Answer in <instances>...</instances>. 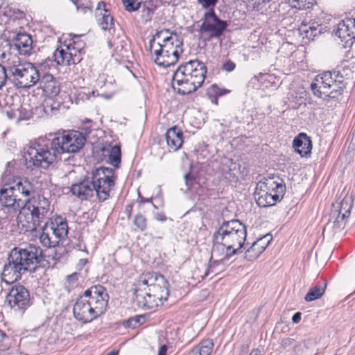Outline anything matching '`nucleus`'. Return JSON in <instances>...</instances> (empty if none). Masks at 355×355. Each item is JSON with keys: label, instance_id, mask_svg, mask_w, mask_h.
<instances>
[{"label": "nucleus", "instance_id": "nucleus-1", "mask_svg": "<svg viewBox=\"0 0 355 355\" xmlns=\"http://www.w3.org/2000/svg\"><path fill=\"white\" fill-rule=\"evenodd\" d=\"M85 141L86 138L80 132L64 131L56 133L52 139L38 138L28 146L24 157L28 167L46 168L61 155L80 151Z\"/></svg>", "mask_w": 355, "mask_h": 355}, {"label": "nucleus", "instance_id": "nucleus-2", "mask_svg": "<svg viewBox=\"0 0 355 355\" xmlns=\"http://www.w3.org/2000/svg\"><path fill=\"white\" fill-rule=\"evenodd\" d=\"M115 179L112 168L101 166L92 171L91 178H84L73 183L70 191L81 200H89L95 194L99 201L103 202L110 198Z\"/></svg>", "mask_w": 355, "mask_h": 355}, {"label": "nucleus", "instance_id": "nucleus-3", "mask_svg": "<svg viewBox=\"0 0 355 355\" xmlns=\"http://www.w3.org/2000/svg\"><path fill=\"white\" fill-rule=\"evenodd\" d=\"M134 295L138 306L146 309L156 308L168 299V283L159 273H142L135 284Z\"/></svg>", "mask_w": 355, "mask_h": 355}, {"label": "nucleus", "instance_id": "nucleus-4", "mask_svg": "<svg viewBox=\"0 0 355 355\" xmlns=\"http://www.w3.org/2000/svg\"><path fill=\"white\" fill-rule=\"evenodd\" d=\"M44 260L42 250L36 245H30L24 249H12L7 263L3 266L1 275L3 282L12 284L21 278L26 271H33Z\"/></svg>", "mask_w": 355, "mask_h": 355}, {"label": "nucleus", "instance_id": "nucleus-5", "mask_svg": "<svg viewBox=\"0 0 355 355\" xmlns=\"http://www.w3.org/2000/svg\"><path fill=\"white\" fill-rule=\"evenodd\" d=\"M108 300L109 295L103 286L96 285L90 287L74 303V318L83 324L92 322L104 313Z\"/></svg>", "mask_w": 355, "mask_h": 355}, {"label": "nucleus", "instance_id": "nucleus-6", "mask_svg": "<svg viewBox=\"0 0 355 355\" xmlns=\"http://www.w3.org/2000/svg\"><path fill=\"white\" fill-rule=\"evenodd\" d=\"M246 235V227L239 220L223 222L214 234L212 254L220 248L225 249V258L236 254L244 244Z\"/></svg>", "mask_w": 355, "mask_h": 355}, {"label": "nucleus", "instance_id": "nucleus-7", "mask_svg": "<svg viewBox=\"0 0 355 355\" xmlns=\"http://www.w3.org/2000/svg\"><path fill=\"white\" fill-rule=\"evenodd\" d=\"M207 74V67L198 60L180 64L172 78V87L181 95L191 94L202 86Z\"/></svg>", "mask_w": 355, "mask_h": 355}, {"label": "nucleus", "instance_id": "nucleus-8", "mask_svg": "<svg viewBox=\"0 0 355 355\" xmlns=\"http://www.w3.org/2000/svg\"><path fill=\"white\" fill-rule=\"evenodd\" d=\"M35 193L33 184L28 178H19L11 184L0 189V210L14 215L21 210L25 203L21 198H28Z\"/></svg>", "mask_w": 355, "mask_h": 355}, {"label": "nucleus", "instance_id": "nucleus-9", "mask_svg": "<svg viewBox=\"0 0 355 355\" xmlns=\"http://www.w3.org/2000/svg\"><path fill=\"white\" fill-rule=\"evenodd\" d=\"M7 67L10 73L9 82L18 89H29L40 80V72L36 66L29 62H22L16 55L7 59Z\"/></svg>", "mask_w": 355, "mask_h": 355}, {"label": "nucleus", "instance_id": "nucleus-10", "mask_svg": "<svg viewBox=\"0 0 355 355\" xmlns=\"http://www.w3.org/2000/svg\"><path fill=\"white\" fill-rule=\"evenodd\" d=\"M343 76L338 73L327 71L318 75L311 88L315 96L322 98H334L343 93Z\"/></svg>", "mask_w": 355, "mask_h": 355}, {"label": "nucleus", "instance_id": "nucleus-11", "mask_svg": "<svg viewBox=\"0 0 355 355\" xmlns=\"http://www.w3.org/2000/svg\"><path fill=\"white\" fill-rule=\"evenodd\" d=\"M183 42H178L166 44H159L155 42L154 39L149 41L148 49L151 58L158 66L168 67L174 65L182 53Z\"/></svg>", "mask_w": 355, "mask_h": 355}, {"label": "nucleus", "instance_id": "nucleus-12", "mask_svg": "<svg viewBox=\"0 0 355 355\" xmlns=\"http://www.w3.org/2000/svg\"><path fill=\"white\" fill-rule=\"evenodd\" d=\"M68 234V225L64 218L57 216L46 221L40 236L41 244L46 248H55L63 242Z\"/></svg>", "mask_w": 355, "mask_h": 355}, {"label": "nucleus", "instance_id": "nucleus-13", "mask_svg": "<svg viewBox=\"0 0 355 355\" xmlns=\"http://www.w3.org/2000/svg\"><path fill=\"white\" fill-rule=\"evenodd\" d=\"M352 208L351 198H345L337 205H333L328 222L323 228L322 234L331 236L344 229Z\"/></svg>", "mask_w": 355, "mask_h": 355}, {"label": "nucleus", "instance_id": "nucleus-14", "mask_svg": "<svg viewBox=\"0 0 355 355\" xmlns=\"http://www.w3.org/2000/svg\"><path fill=\"white\" fill-rule=\"evenodd\" d=\"M227 27V22L220 19L214 9H211L204 15L200 32L202 35H206L207 39L209 40L220 37Z\"/></svg>", "mask_w": 355, "mask_h": 355}, {"label": "nucleus", "instance_id": "nucleus-15", "mask_svg": "<svg viewBox=\"0 0 355 355\" xmlns=\"http://www.w3.org/2000/svg\"><path fill=\"white\" fill-rule=\"evenodd\" d=\"M6 302L14 311L24 313L31 304L29 291L21 285L14 286L6 295Z\"/></svg>", "mask_w": 355, "mask_h": 355}, {"label": "nucleus", "instance_id": "nucleus-16", "mask_svg": "<svg viewBox=\"0 0 355 355\" xmlns=\"http://www.w3.org/2000/svg\"><path fill=\"white\" fill-rule=\"evenodd\" d=\"M49 206L50 203L48 199L39 195L37 196H30L25 199L23 208L30 211L32 217L41 224L46 218Z\"/></svg>", "mask_w": 355, "mask_h": 355}, {"label": "nucleus", "instance_id": "nucleus-17", "mask_svg": "<svg viewBox=\"0 0 355 355\" xmlns=\"http://www.w3.org/2000/svg\"><path fill=\"white\" fill-rule=\"evenodd\" d=\"M335 35L340 39L345 47L355 40V19L347 18L339 22L334 29Z\"/></svg>", "mask_w": 355, "mask_h": 355}, {"label": "nucleus", "instance_id": "nucleus-18", "mask_svg": "<svg viewBox=\"0 0 355 355\" xmlns=\"http://www.w3.org/2000/svg\"><path fill=\"white\" fill-rule=\"evenodd\" d=\"M257 190L268 191L272 193H277L284 197L286 191V185L284 180L279 176H268L260 181L257 186Z\"/></svg>", "mask_w": 355, "mask_h": 355}, {"label": "nucleus", "instance_id": "nucleus-19", "mask_svg": "<svg viewBox=\"0 0 355 355\" xmlns=\"http://www.w3.org/2000/svg\"><path fill=\"white\" fill-rule=\"evenodd\" d=\"M39 88L43 92L46 96H56L60 90V86L58 80L53 75L46 73L41 77L38 81Z\"/></svg>", "mask_w": 355, "mask_h": 355}, {"label": "nucleus", "instance_id": "nucleus-20", "mask_svg": "<svg viewBox=\"0 0 355 355\" xmlns=\"http://www.w3.org/2000/svg\"><path fill=\"white\" fill-rule=\"evenodd\" d=\"M17 217V225L20 232H33L36 230L41 224L32 217V214L25 208L19 210Z\"/></svg>", "mask_w": 355, "mask_h": 355}, {"label": "nucleus", "instance_id": "nucleus-21", "mask_svg": "<svg viewBox=\"0 0 355 355\" xmlns=\"http://www.w3.org/2000/svg\"><path fill=\"white\" fill-rule=\"evenodd\" d=\"M105 7L106 3L104 1H100L98 3L95 12L98 24L104 31L110 30L114 26L113 17L111 16L110 11L106 9Z\"/></svg>", "mask_w": 355, "mask_h": 355}, {"label": "nucleus", "instance_id": "nucleus-22", "mask_svg": "<svg viewBox=\"0 0 355 355\" xmlns=\"http://www.w3.org/2000/svg\"><path fill=\"white\" fill-rule=\"evenodd\" d=\"M295 151L301 157L310 155L312 150V142L310 138L304 133H300L293 141Z\"/></svg>", "mask_w": 355, "mask_h": 355}, {"label": "nucleus", "instance_id": "nucleus-23", "mask_svg": "<svg viewBox=\"0 0 355 355\" xmlns=\"http://www.w3.org/2000/svg\"><path fill=\"white\" fill-rule=\"evenodd\" d=\"M165 139L167 146L173 151L180 149L183 143L182 132L176 126H173L167 130L165 133Z\"/></svg>", "mask_w": 355, "mask_h": 355}, {"label": "nucleus", "instance_id": "nucleus-24", "mask_svg": "<svg viewBox=\"0 0 355 355\" xmlns=\"http://www.w3.org/2000/svg\"><path fill=\"white\" fill-rule=\"evenodd\" d=\"M257 204L260 207H267L275 205L279 202L283 197L277 193H272L267 191L257 190L255 191Z\"/></svg>", "mask_w": 355, "mask_h": 355}, {"label": "nucleus", "instance_id": "nucleus-25", "mask_svg": "<svg viewBox=\"0 0 355 355\" xmlns=\"http://www.w3.org/2000/svg\"><path fill=\"white\" fill-rule=\"evenodd\" d=\"M300 34L308 40H313L315 37L320 35L322 27L316 21L302 23L299 28Z\"/></svg>", "mask_w": 355, "mask_h": 355}, {"label": "nucleus", "instance_id": "nucleus-26", "mask_svg": "<svg viewBox=\"0 0 355 355\" xmlns=\"http://www.w3.org/2000/svg\"><path fill=\"white\" fill-rule=\"evenodd\" d=\"M54 60L59 65L76 64L80 62L79 55H71L67 49H58L53 53Z\"/></svg>", "mask_w": 355, "mask_h": 355}, {"label": "nucleus", "instance_id": "nucleus-27", "mask_svg": "<svg viewBox=\"0 0 355 355\" xmlns=\"http://www.w3.org/2000/svg\"><path fill=\"white\" fill-rule=\"evenodd\" d=\"M33 40L27 33H18L15 38V46L21 55H30L32 50Z\"/></svg>", "mask_w": 355, "mask_h": 355}, {"label": "nucleus", "instance_id": "nucleus-28", "mask_svg": "<svg viewBox=\"0 0 355 355\" xmlns=\"http://www.w3.org/2000/svg\"><path fill=\"white\" fill-rule=\"evenodd\" d=\"M151 39H154L155 42L159 44L168 43L174 44L178 42H183L182 37L175 32H170L168 29H163L157 31Z\"/></svg>", "mask_w": 355, "mask_h": 355}, {"label": "nucleus", "instance_id": "nucleus-29", "mask_svg": "<svg viewBox=\"0 0 355 355\" xmlns=\"http://www.w3.org/2000/svg\"><path fill=\"white\" fill-rule=\"evenodd\" d=\"M213 347L212 340H203L191 350L189 355H210L212 353Z\"/></svg>", "mask_w": 355, "mask_h": 355}, {"label": "nucleus", "instance_id": "nucleus-30", "mask_svg": "<svg viewBox=\"0 0 355 355\" xmlns=\"http://www.w3.org/2000/svg\"><path fill=\"white\" fill-rule=\"evenodd\" d=\"M315 343L313 339H307L302 343H297L295 349L297 355H315Z\"/></svg>", "mask_w": 355, "mask_h": 355}, {"label": "nucleus", "instance_id": "nucleus-31", "mask_svg": "<svg viewBox=\"0 0 355 355\" xmlns=\"http://www.w3.org/2000/svg\"><path fill=\"white\" fill-rule=\"evenodd\" d=\"M79 35H74L71 39L72 42L67 46V50L68 52L71 53V55H79L81 61L83 59L82 53H85V43L79 41Z\"/></svg>", "mask_w": 355, "mask_h": 355}, {"label": "nucleus", "instance_id": "nucleus-32", "mask_svg": "<svg viewBox=\"0 0 355 355\" xmlns=\"http://www.w3.org/2000/svg\"><path fill=\"white\" fill-rule=\"evenodd\" d=\"M326 288L327 283H324L323 285H315L309 289L304 297V300L309 302L320 299L324 295Z\"/></svg>", "mask_w": 355, "mask_h": 355}, {"label": "nucleus", "instance_id": "nucleus-33", "mask_svg": "<svg viewBox=\"0 0 355 355\" xmlns=\"http://www.w3.org/2000/svg\"><path fill=\"white\" fill-rule=\"evenodd\" d=\"M226 93H227V90L219 88L215 84L211 85L207 89V95L211 101L216 105L218 104V97L223 96Z\"/></svg>", "mask_w": 355, "mask_h": 355}, {"label": "nucleus", "instance_id": "nucleus-34", "mask_svg": "<svg viewBox=\"0 0 355 355\" xmlns=\"http://www.w3.org/2000/svg\"><path fill=\"white\" fill-rule=\"evenodd\" d=\"M224 259L225 258L224 257ZM223 259V258H222L220 260H216L213 261H211L202 277L205 278L209 274H214V275H216L220 271H222L223 269V264L222 262Z\"/></svg>", "mask_w": 355, "mask_h": 355}, {"label": "nucleus", "instance_id": "nucleus-35", "mask_svg": "<svg viewBox=\"0 0 355 355\" xmlns=\"http://www.w3.org/2000/svg\"><path fill=\"white\" fill-rule=\"evenodd\" d=\"M108 159L114 166L119 167L121 163V148L119 146L116 145L111 148Z\"/></svg>", "mask_w": 355, "mask_h": 355}, {"label": "nucleus", "instance_id": "nucleus-36", "mask_svg": "<svg viewBox=\"0 0 355 355\" xmlns=\"http://www.w3.org/2000/svg\"><path fill=\"white\" fill-rule=\"evenodd\" d=\"M220 171L223 178L228 182H235L237 180L234 171L227 164H223Z\"/></svg>", "mask_w": 355, "mask_h": 355}, {"label": "nucleus", "instance_id": "nucleus-37", "mask_svg": "<svg viewBox=\"0 0 355 355\" xmlns=\"http://www.w3.org/2000/svg\"><path fill=\"white\" fill-rule=\"evenodd\" d=\"M262 254L260 248L255 244L252 243V245L245 251V259L249 261H252L257 259Z\"/></svg>", "mask_w": 355, "mask_h": 355}, {"label": "nucleus", "instance_id": "nucleus-38", "mask_svg": "<svg viewBox=\"0 0 355 355\" xmlns=\"http://www.w3.org/2000/svg\"><path fill=\"white\" fill-rule=\"evenodd\" d=\"M313 0H295L290 6L298 10H306L311 8L313 5Z\"/></svg>", "mask_w": 355, "mask_h": 355}, {"label": "nucleus", "instance_id": "nucleus-39", "mask_svg": "<svg viewBox=\"0 0 355 355\" xmlns=\"http://www.w3.org/2000/svg\"><path fill=\"white\" fill-rule=\"evenodd\" d=\"M134 225L141 232H144L147 227V220L141 214H137L133 220Z\"/></svg>", "mask_w": 355, "mask_h": 355}, {"label": "nucleus", "instance_id": "nucleus-40", "mask_svg": "<svg viewBox=\"0 0 355 355\" xmlns=\"http://www.w3.org/2000/svg\"><path fill=\"white\" fill-rule=\"evenodd\" d=\"M10 73L7 67V60L5 65L0 64V89H1L6 84L9 82Z\"/></svg>", "mask_w": 355, "mask_h": 355}, {"label": "nucleus", "instance_id": "nucleus-41", "mask_svg": "<svg viewBox=\"0 0 355 355\" xmlns=\"http://www.w3.org/2000/svg\"><path fill=\"white\" fill-rule=\"evenodd\" d=\"M281 345L286 351L293 350L295 353V349L297 347V342L291 338H286L282 340Z\"/></svg>", "mask_w": 355, "mask_h": 355}, {"label": "nucleus", "instance_id": "nucleus-42", "mask_svg": "<svg viewBox=\"0 0 355 355\" xmlns=\"http://www.w3.org/2000/svg\"><path fill=\"white\" fill-rule=\"evenodd\" d=\"M271 240V235L266 234L263 237L257 239L253 243L255 244L259 248H260L261 251H262L263 252L266 250Z\"/></svg>", "mask_w": 355, "mask_h": 355}, {"label": "nucleus", "instance_id": "nucleus-43", "mask_svg": "<svg viewBox=\"0 0 355 355\" xmlns=\"http://www.w3.org/2000/svg\"><path fill=\"white\" fill-rule=\"evenodd\" d=\"M122 3L128 12H135L141 7L140 2H135V0H122Z\"/></svg>", "mask_w": 355, "mask_h": 355}, {"label": "nucleus", "instance_id": "nucleus-44", "mask_svg": "<svg viewBox=\"0 0 355 355\" xmlns=\"http://www.w3.org/2000/svg\"><path fill=\"white\" fill-rule=\"evenodd\" d=\"M247 5V8L252 10H260L261 6L265 2H268L267 0H243Z\"/></svg>", "mask_w": 355, "mask_h": 355}, {"label": "nucleus", "instance_id": "nucleus-45", "mask_svg": "<svg viewBox=\"0 0 355 355\" xmlns=\"http://www.w3.org/2000/svg\"><path fill=\"white\" fill-rule=\"evenodd\" d=\"M141 12H142V14H141L142 19L146 22H147V21H149L151 20V19L154 15L155 10L150 8L144 6V5L143 4Z\"/></svg>", "mask_w": 355, "mask_h": 355}, {"label": "nucleus", "instance_id": "nucleus-46", "mask_svg": "<svg viewBox=\"0 0 355 355\" xmlns=\"http://www.w3.org/2000/svg\"><path fill=\"white\" fill-rule=\"evenodd\" d=\"M8 341V337L6 334L0 330V347H2L0 350L4 351L6 349H8V345L7 342Z\"/></svg>", "mask_w": 355, "mask_h": 355}, {"label": "nucleus", "instance_id": "nucleus-47", "mask_svg": "<svg viewBox=\"0 0 355 355\" xmlns=\"http://www.w3.org/2000/svg\"><path fill=\"white\" fill-rule=\"evenodd\" d=\"M198 3L204 8H209L214 7L218 3V0H197Z\"/></svg>", "mask_w": 355, "mask_h": 355}, {"label": "nucleus", "instance_id": "nucleus-48", "mask_svg": "<svg viewBox=\"0 0 355 355\" xmlns=\"http://www.w3.org/2000/svg\"><path fill=\"white\" fill-rule=\"evenodd\" d=\"M236 67V64L231 60H228L223 64V69L228 72L232 71Z\"/></svg>", "mask_w": 355, "mask_h": 355}, {"label": "nucleus", "instance_id": "nucleus-49", "mask_svg": "<svg viewBox=\"0 0 355 355\" xmlns=\"http://www.w3.org/2000/svg\"><path fill=\"white\" fill-rule=\"evenodd\" d=\"M157 3L158 0H145L143 4L144 6H147L155 10L157 7Z\"/></svg>", "mask_w": 355, "mask_h": 355}, {"label": "nucleus", "instance_id": "nucleus-50", "mask_svg": "<svg viewBox=\"0 0 355 355\" xmlns=\"http://www.w3.org/2000/svg\"><path fill=\"white\" fill-rule=\"evenodd\" d=\"M184 178L186 185L187 186L188 189H189L193 184V178L190 175L189 173L185 174L184 175Z\"/></svg>", "mask_w": 355, "mask_h": 355}, {"label": "nucleus", "instance_id": "nucleus-51", "mask_svg": "<svg viewBox=\"0 0 355 355\" xmlns=\"http://www.w3.org/2000/svg\"><path fill=\"white\" fill-rule=\"evenodd\" d=\"M140 318H141V316L137 317L135 318L130 319L128 321V325L129 327H132L133 328H135V324L139 323Z\"/></svg>", "mask_w": 355, "mask_h": 355}, {"label": "nucleus", "instance_id": "nucleus-52", "mask_svg": "<svg viewBox=\"0 0 355 355\" xmlns=\"http://www.w3.org/2000/svg\"><path fill=\"white\" fill-rule=\"evenodd\" d=\"M155 219L158 221H165L166 220V217L163 213H157L155 214Z\"/></svg>", "mask_w": 355, "mask_h": 355}, {"label": "nucleus", "instance_id": "nucleus-53", "mask_svg": "<svg viewBox=\"0 0 355 355\" xmlns=\"http://www.w3.org/2000/svg\"><path fill=\"white\" fill-rule=\"evenodd\" d=\"M301 320V313H295L292 317V321L293 323H298Z\"/></svg>", "mask_w": 355, "mask_h": 355}, {"label": "nucleus", "instance_id": "nucleus-54", "mask_svg": "<svg viewBox=\"0 0 355 355\" xmlns=\"http://www.w3.org/2000/svg\"><path fill=\"white\" fill-rule=\"evenodd\" d=\"M78 280V275L76 273H73L67 277V281L69 282L74 283Z\"/></svg>", "mask_w": 355, "mask_h": 355}, {"label": "nucleus", "instance_id": "nucleus-55", "mask_svg": "<svg viewBox=\"0 0 355 355\" xmlns=\"http://www.w3.org/2000/svg\"><path fill=\"white\" fill-rule=\"evenodd\" d=\"M166 345H162L159 349L158 355H166Z\"/></svg>", "mask_w": 355, "mask_h": 355}, {"label": "nucleus", "instance_id": "nucleus-56", "mask_svg": "<svg viewBox=\"0 0 355 355\" xmlns=\"http://www.w3.org/2000/svg\"><path fill=\"white\" fill-rule=\"evenodd\" d=\"M250 355H261V352L259 349H253Z\"/></svg>", "mask_w": 355, "mask_h": 355}, {"label": "nucleus", "instance_id": "nucleus-57", "mask_svg": "<svg viewBox=\"0 0 355 355\" xmlns=\"http://www.w3.org/2000/svg\"><path fill=\"white\" fill-rule=\"evenodd\" d=\"M80 9V8L79 6H77V10H79ZM81 10L84 12H92V10L88 8V7H84V8H81Z\"/></svg>", "mask_w": 355, "mask_h": 355}, {"label": "nucleus", "instance_id": "nucleus-58", "mask_svg": "<svg viewBox=\"0 0 355 355\" xmlns=\"http://www.w3.org/2000/svg\"><path fill=\"white\" fill-rule=\"evenodd\" d=\"M139 197L141 198V200H140V202H150V201H151V198H147V199H146V198H144L141 197V196H140V194H139Z\"/></svg>", "mask_w": 355, "mask_h": 355}, {"label": "nucleus", "instance_id": "nucleus-59", "mask_svg": "<svg viewBox=\"0 0 355 355\" xmlns=\"http://www.w3.org/2000/svg\"><path fill=\"white\" fill-rule=\"evenodd\" d=\"M86 263H87V259H83L80 260V264L81 266L85 265Z\"/></svg>", "mask_w": 355, "mask_h": 355}, {"label": "nucleus", "instance_id": "nucleus-60", "mask_svg": "<svg viewBox=\"0 0 355 355\" xmlns=\"http://www.w3.org/2000/svg\"><path fill=\"white\" fill-rule=\"evenodd\" d=\"M107 355H118V352H116V351H112L110 353H108Z\"/></svg>", "mask_w": 355, "mask_h": 355}, {"label": "nucleus", "instance_id": "nucleus-61", "mask_svg": "<svg viewBox=\"0 0 355 355\" xmlns=\"http://www.w3.org/2000/svg\"><path fill=\"white\" fill-rule=\"evenodd\" d=\"M131 209H132V206H131V205H130V206L127 207L128 212H129V214H128V217L130 216Z\"/></svg>", "mask_w": 355, "mask_h": 355}, {"label": "nucleus", "instance_id": "nucleus-62", "mask_svg": "<svg viewBox=\"0 0 355 355\" xmlns=\"http://www.w3.org/2000/svg\"><path fill=\"white\" fill-rule=\"evenodd\" d=\"M73 1V3L77 6V2H78V0H71Z\"/></svg>", "mask_w": 355, "mask_h": 355}, {"label": "nucleus", "instance_id": "nucleus-63", "mask_svg": "<svg viewBox=\"0 0 355 355\" xmlns=\"http://www.w3.org/2000/svg\"><path fill=\"white\" fill-rule=\"evenodd\" d=\"M86 121H87V122H90L91 121H90V120H89V119H86Z\"/></svg>", "mask_w": 355, "mask_h": 355}]
</instances>
